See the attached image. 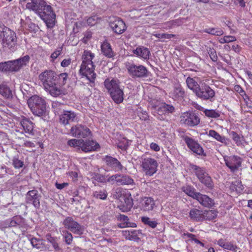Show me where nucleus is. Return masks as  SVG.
<instances>
[{
	"label": "nucleus",
	"instance_id": "nucleus-8",
	"mask_svg": "<svg viewBox=\"0 0 252 252\" xmlns=\"http://www.w3.org/2000/svg\"><path fill=\"white\" fill-rule=\"evenodd\" d=\"M126 67L129 74L133 78H145L148 76L149 71L144 65L128 63Z\"/></svg>",
	"mask_w": 252,
	"mask_h": 252
},
{
	"label": "nucleus",
	"instance_id": "nucleus-12",
	"mask_svg": "<svg viewBox=\"0 0 252 252\" xmlns=\"http://www.w3.org/2000/svg\"><path fill=\"white\" fill-rule=\"evenodd\" d=\"M180 120L181 124L190 126H196L200 123V119L198 115L191 112H186L182 113L180 117Z\"/></svg>",
	"mask_w": 252,
	"mask_h": 252
},
{
	"label": "nucleus",
	"instance_id": "nucleus-36",
	"mask_svg": "<svg viewBox=\"0 0 252 252\" xmlns=\"http://www.w3.org/2000/svg\"><path fill=\"white\" fill-rule=\"evenodd\" d=\"M138 233V231L136 230L123 231V235L126 239L133 241H136L139 239Z\"/></svg>",
	"mask_w": 252,
	"mask_h": 252
},
{
	"label": "nucleus",
	"instance_id": "nucleus-64",
	"mask_svg": "<svg viewBox=\"0 0 252 252\" xmlns=\"http://www.w3.org/2000/svg\"><path fill=\"white\" fill-rule=\"evenodd\" d=\"M71 63V60L70 59H64L61 63V65L63 67H67Z\"/></svg>",
	"mask_w": 252,
	"mask_h": 252
},
{
	"label": "nucleus",
	"instance_id": "nucleus-30",
	"mask_svg": "<svg viewBox=\"0 0 252 252\" xmlns=\"http://www.w3.org/2000/svg\"><path fill=\"white\" fill-rule=\"evenodd\" d=\"M131 195L129 194L128 196H125L123 199L124 200V203L120 205L119 207L120 210L123 212H128L130 211L133 205V200L130 197Z\"/></svg>",
	"mask_w": 252,
	"mask_h": 252
},
{
	"label": "nucleus",
	"instance_id": "nucleus-29",
	"mask_svg": "<svg viewBox=\"0 0 252 252\" xmlns=\"http://www.w3.org/2000/svg\"><path fill=\"white\" fill-rule=\"evenodd\" d=\"M203 211L196 208H193L190 210L189 213L190 218L197 221H202L204 220Z\"/></svg>",
	"mask_w": 252,
	"mask_h": 252
},
{
	"label": "nucleus",
	"instance_id": "nucleus-53",
	"mask_svg": "<svg viewBox=\"0 0 252 252\" xmlns=\"http://www.w3.org/2000/svg\"><path fill=\"white\" fill-rule=\"evenodd\" d=\"M223 248L233 252H236L237 249V246L230 242H226Z\"/></svg>",
	"mask_w": 252,
	"mask_h": 252
},
{
	"label": "nucleus",
	"instance_id": "nucleus-49",
	"mask_svg": "<svg viewBox=\"0 0 252 252\" xmlns=\"http://www.w3.org/2000/svg\"><path fill=\"white\" fill-rule=\"evenodd\" d=\"M230 135L232 136V139L235 142L237 146H239L242 144L241 141L242 137H241L239 135H238L236 132L231 131L230 133Z\"/></svg>",
	"mask_w": 252,
	"mask_h": 252
},
{
	"label": "nucleus",
	"instance_id": "nucleus-27",
	"mask_svg": "<svg viewBox=\"0 0 252 252\" xmlns=\"http://www.w3.org/2000/svg\"><path fill=\"white\" fill-rule=\"evenodd\" d=\"M118 186L131 185L135 186L133 179L129 176L119 173Z\"/></svg>",
	"mask_w": 252,
	"mask_h": 252
},
{
	"label": "nucleus",
	"instance_id": "nucleus-34",
	"mask_svg": "<svg viewBox=\"0 0 252 252\" xmlns=\"http://www.w3.org/2000/svg\"><path fill=\"white\" fill-rule=\"evenodd\" d=\"M186 83L188 87L192 91V92L196 94L198 91V89L200 87V84H198V83L192 78L188 77L186 79Z\"/></svg>",
	"mask_w": 252,
	"mask_h": 252
},
{
	"label": "nucleus",
	"instance_id": "nucleus-40",
	"mask_svg": "<svg viewBox=\"0 0 252 252\" xmlns=\"http://www.w3.org/2000/svg\"><path fill=\"white\" fill-rule=\"evenodd\" d=\"M182 190L186 194H187L189 196L191 197L192 198L195 199H196L197 196V194H198L199 193L195 192L194 188L190 186H186L183 187L182 188Z\"/></svg>",
	"mask_w": 252,
	"mask_h": 252
},
{
	"label": "nucleus",
	"instance_id": "nucleus-25",
	"mask_svg": "<svg viewBox=\"0 0 252 252\" xmlns=\"http://www.w3.org/2000/svg\"><path fill=\"white\" fill-rule=\"evenodd\" d=\"M113 100L116 103L119 104L124 100V92L123 89L120 86L109 94Z\"/></svg>",
	"mask_w": 252,
	"mask_h": 252
},
{
	"label": "nucleus",
	"instance_id": "nucleus-21",
	"mask_svg": "<svg viewBox=\"0 0 252 252\" xmlns=\"http://www.w3.org/2000/svg\"><path fill=\"white\" fill-rule=\"evenodd\" d=\"M140 207L144 211H152L155 205V201L150 197H144L140 200Z\"/></svg>",
	"mask_w": 252,
	"mask_h": 252
},
{
	"label": "nucleus",
	"instance_id": "nucleus-5",
	"mask_svg": "<svg viewBox=\"0 0 252 252\" xmlns=\"http://www.w3.org/2000/svg\"><path fill=\"white\" fill-rule=\"evenodd\" d=\"M28 103L34 115L41 116L45 114L46 103L43 98L37 95H33L29 99Z\"/></svg>",
	"mask_w": 252,
	"mask_h": 252
},
{
	"label": "nucleus",
	"instance_id": "nucleus-3",
	"mask_svg": "<svg viewBox=\"0 0 252 252\" xmlns=\"http://www.w3.org/2000/svg\"><path fill=\"white\" fill-rule=\"evenodd\" d=\"M67 145L85 153L95 151L99 148V144L93 140L72 139L67 141Z\"/></svg>",
	"mask_w": 252,
	"mask_h": 252
},
{
	"label": "nucleus",
	"instance_id": "nucleus-9",
	"mask_svg": "<svg viewBox=\"0 0 252 252\" xmlns=\"http://www.w3.org/2000/svg\"><path fill=\"white\" fill-rule=\"evenodd\" d=\"M141 166L145 175L152 176L157 171L158 163L154 158L143 157L141 158Z\"/></svg>",
	"mask_w": 252,
	"mask_h": 252
},
{
	"label": "nucleus",
	"instance_id": "nucleus-45",
	"mask_svg": "<svg viewBox=\"0 0 252 252\" xmlns=\"http://www.w3.org/2000/svg\"><path fill=\"white\" fill-rule=\"evenodd\" d=\"M93 196L97 199L105 200L107 197V192L106 190H99L93 192Z\"/></svg>",
	"mask_w": 252,
	"mask_h": 252
},
{
	"label": "nucleus",
	"instance_id": "nucleus-51",
	"mask_svg": "<svg viewBox=\"0 0 252 252\" xmlns=\"http://www.w3.org/2000/svg\"><path fill=\"white\" fill-rule=\"evenodd\" d=\"M119 178V173H117L108 177L106 180V182L112 185L116 184L118 185Z\"/></svg>",
	"mask_w": 252,
	"mask_h": 252
},
{
	"label": "nucleus",
	"instance_id": "nucleus-16",
	"mask_svg": "<svg viewBox=\"0 0 252 252\" xmlns=\"http://www.w3.org/2000/svg\"><path fill=\"white\" fill-rule=\"evenodd\" d=\"M41 198V196L37 190H30L26 195V202L27 204H32L35 208L38 209L40 206Z\"/></svg>",
	"mask_w": 252,
	"mask_h": 252
},
{
	"label": "nucleus",
	"instance_id": "nucleus-1",
	"mask_svg": "<svg viewBox=\"0 0 252 252\" xmlns=\"http://www.w3.org/2000/svg\"><path fill=\"white\" fill-rule=\"evenodd\" d=\"M57 74L51 70H46L39 75V79L44 89L53 96H59L62 93L57 85Z\"/></svg>",
	"mask_w": 252,
	"mask_h": 252
},
{
	"label": "nucleus",
	"instance_id": "nucleus-62",
	"mask_svg": "<svg viewBox=\"0 0 252 252\" xmlns=\"http://www.w3.org/2000/svg\"><path fill=\"white\" fill-rule=\"evenodd\" d=\"M138 116L142 120L145 121L148 119V115L146 111H141L138 114Z\"/></svg>",
	"mask_w": 252,
	"mask_h": 252
},
{
	"label": "nucleus",
	"instance_id": "nucleus-22",
	"mask_svg": "<svg viewBox=\"0 0 252 252\" xmlns=\"http://www.w3.org/2000/svg\"><path fill=\"white\" fill-rule=\"evenodd\" d=\"M132 53L137 57L142 58L144 60H148L151 55L149 49L142 46H138L135 49H133Z\"/></svg>",
	"mask_w": 252,
	"mask_h": 252
},
{
	"label": "nucleus",
	"instance_id": "nucleus-55",
	"mask_svg": "<svg viewBox=\"0 0 252 252\" xmlns=\"http://www.w3.org/2000/svg\"><path fill=\"white\" fill-rule=\"evenodd\" d=\"M99 20L98 18L96 16H93L89 17L87 21L88 25L92 26L95 25Z\"/></svg>",
	"mask_w": 252,
	"mask_h": 252
},
{
	"label": "nucleus",
	"instance_id": "nucleus-38",
	"mask_svg": "<svg viewBox=\"0 0 252 252\" xmlns=\"http://www.w3.org/2000/svg\"><path fill=\"white\" fill-rule=\"evenodd\" d=\"M120 219L121 220L124 221V222L121 223L119 224V226L121 228H124L126 227H135L136 224L134 222H130L129 221L128 217L124 215H121L120 216Z\"/></svg>",
	"mask_w": 252,
	"mask_h": 252
},
{
	"label": "nucleus",
	"instance_id": "nucleus-23",
	"mask_svg": "<svg viewBox=\"0 0 252 252\" xmlns=\"http://www.w3.org/2000/svg\"><path fill=\"white\" fill-rule=\"evenodd\" d=\"M195 199L205 207L211 208L214 205L213 199L210 198L208 196L202 194L199 192L197 194Z\"/></svg>",
	"mask_w": 252,
	"mask_h": 252
},
{
	"label": "nucleus",
	"instance_id": "nucleus-20",
	"mask_svg": "<svg viewBox=\"0 0 252 252\" xmlns=\"http://www.w3.org/2000/svg\"><path fill=\"white\" fill-rule=\"evenodd\" d=\"M105 161L107 166L115 172L122 171L124 168L117 158L112 157L106 156L105 158Z\"/></svg>",
	"mask_w": 252,
	"mask_h": 252
},
{
	"label": "nucleus",
	"instance_id": "nucleus-4",
	"mask_svg": "<svg viewBox=\"0 0 252 252\" xmlns=\"http://www.w3.org/2000/svg\"><path fill=\"white\" fill-rule=\"evenodd\" d=\"M37 14L45 22L48 28H52L56 23V14L52 7L45 1Z\"/></svg>",
	"mask_w": 252,
	"mask_h": 252
},
{
	"label": "nucleus",
	"instance_id": "nucleus-46",
	"mask_svg": "<svg viewBox=\"0 0 252 252\" xmlns=\"http://www.w3.org/2000/svg\"><path fill=\"white\" fill-rule=\"evenodd\" d=\"M141 220L145 224L148 225L153 228H156L158 224L157 221L152 220L147 217H142Z\"/></svg>",
	"mask_w": 252,
	"mask_h": 252
},
{
	"label": "nucleus",
	"instance_id": "nucleus-63",
	"mask_svg": "<svg viewBox=\"0 0 252 252\" xmlns=\"http://www.w3.org/2000/svg\"><path fill=\"white\" fill-rule=\"evenodd\" d=\"M150 148L152 150L156 152H158L160 150L159 146L156 143H152L150 144Z\"/></svg>",
	"mask_w": 252,
	"mask_h": 252
},
{
	"label": "nucleus",
	"instance_id": "nucleus-42",
	"mask_svg": "<svg viewBox=\"0 0 252 252\" xmlns=\"http://www.w3.org/2000/svg\"><path fill=\"white\" fill-rule=\"evenodd\" d=\"M175 110L174 107L170 104L163 103L161 104L160 106L158 107V113L160 112L163 113H173Z\"/></svg>",
	"mask_w": 252,
	"mask_h": 252
},
{
	"label": "nucleus",
	"instance_id": "nucleus-47",
	"mask_svg": "<svg viewBox=\"0 0 252 252\" xmlns=\"http://www.w3.org/2000/svg\"><path fill=\"white\" fill-rule=\"evenodd\" d=\"M47 239L48 242L52 244L53 247L56 252L60 250L61 249L59 246L56 238L53 237L51 235H47Z\"/></svg>",
	"mask_w": 252,
	"mask_h": 252
},
{
	"label": "nucleus",
	"instance_id": "nucleus-18",
	"mask_svg": "<svg viewBox=\"0 0 252 252\" xmlns=\"http://www.w3.org/2000/svg\"><path fill=\"white\" fill-rule=\"evenodd\" d=\"M110 26L117 34L123 33L126 29L124 22L119 18L114 17L110 22Z\"/></svg>",
	"mask_w": 252,
	"mask_h": 252
},
{
	"label": "nucleus",
	"instance_id": "nucleus-6",
	"mask_svg": "<svg viewBox=\"0 0 252 252\" xmlns=\"http://www.w3.org/2000/svg\"><path fill=\"white\" fill-rule=\"evenodd\" d=\"M190 166L197 179L202 184L209 189L213 188L214 184L212 180L205 168L194 164H191Z\"/></svg>",
	"mask_w": 252,
	"mask_h": 252
},
{
	"label": "nucleus",
	"instance_id": "nucleus-14",
	"mask_svg": "<svg viewBox=\"0 0 252 252\" xmlns=\"http://www.w3.org/2000/svg\"><path fill=\"white\" fill-rule=\"evenodd\" d=\"M30 61L28 55L13 61L8 62L9 72H18L21 68L26 66Z\"/></svg>",
	"mask_w": 252,
	"mask_h": 252
},
{
	"label": "nucleus",
	"instance_id": "nucleus-24",
	"mask_svg": "<svg viewBox=\"0 0 252 252\" xmlns=\"http://www.w3.org/2000/svg\"><path fill=\"white\" fill-rule=\"evenodd\" d=\"M120 82L116 79L107 78L104 82V85L109 94L120 86Z\"/></svg>",
	"mask_w": 252,
	"mask_h": 252
},
{
	"label": "nucleus",
	"instance_id": "nucleus-32",
	"mask_svg": "<svg viewBox=\"0 0 252 252\" xmlns=\"http://www.w3.org/2000/svg\"><path fill=\"white\" fill-rule=\"evenodd\" d=\"M20 124L25 132L32 134L33 129V123L29 119L24 118L20 121Z\"/></svg>",
	"mask_w": 252,
	"mask_h": 252
},
{
	"label": "nucleus",
	"instance_id": "nucleus-54",
	"mask_svg": "<svg viewBox=\"0 0 252 252\" xmlns=\"http://www.w3.org/2000/svg\"><path fill=\"white\" fill-rule=\"evenodd\" d=\"M208 53L210 56V58L213 61L216 62L217 61L218 56L214 49L210 48L208 50Z\"/></svg>",
	"mask_w": 252,
	"mask_h": 252
},
{
	"label": "nucleus",
	"instance_id": "nucleus-17",
	"mask_svg": "<svg viewBox=\"0 0 252 252\" xmlns=\"http://www.w3.org/2000/svg\"><path fill=\"white\" fill-rule=\"evenodd\" d=\"M183 139L188 148L193 153L199 155H204L203 148L195 140L187 135L183 136Z\"/></svg>",
	"mask_w": 252,
	"mask_h": 252
},
{
	"label": "nucleus",
	"instance_id": "nucleus-35",
	"mask_svg": "<svg viewBox=\"0 0 252 252\" xmlns=\"http://www.w3.org/2000/svg\"><path fill=\"white\" fill-rule=\"evenodd\" d=\"M0 94L7 99H11L13 96L9 88L4 84L0 85Z\"/></svg>",
	"mask_w": 252,
	"mask_h": 252
},
{
	"label": "nucleus",
	"instance_id": "nucleus-31",
	"mask_svg": "<svg viewBox=\"0 0 252 252\" xmlns=\"http://www.w3.org/2000/svg\"><path fill=\"white\" fill-rule=\"evenodd\" d=\"M174 100H181L185 95V92L180 85H177L170 93Z\"/></svg>",
	"mask_w": 252,
	"mask_h": 252
},
{
	"label": "nucleus",
	"instance_id": "nucleus-10",
	"mask_svg": "<svg viewBox=\"0 0 252 252\" xmlns=\"http://www.w3.org/2000/svg\"><path fill=\"white\" fill-rule=\"evenodd\" d=\"M200 87L198 89L195 95L198 98L203 100L213 101L215 96V92L204 81L199 83Z\"/></svg>",
	"mask_w": 252,
	"mask_h": 252
},
{
	"label": "nucleus",
	"instance_id": "nucleus-57",
	"mask_svg": "<svg viewBox=\"0 0 252 252\" xmlns=\"http://www.w3.org/2000/svg\"><path fill=\"white\" fill-rule=\"evenodd\" d=\"M0 71L2 72H9L8 62L0 63Z\"/></svg>",
	"mask_w": 252,
	"mask_h": 252
},
{
	"label": "nucleus",
	"instance_id": "nucleus-43",
	"mask_svg": "<svg viewBox=\"0 0 252 252\" xmlns=\"http://www.w3.org/2000/svg\"><path fill=\"white\" fill-rule=\"evenodd\" d=\"M204 220H213L215 219L218 215V212L215 210H209L203 211Z\"/></svg>",
	"mask_w": 252,
	"mask_h": 252
},
{
	"label": "nucleus",
	"instance_id": "nucleus-2",
	"mask_svg": "<svg viewBox=\"0 0 252 252\" xmlns=\"http://www.w3.org/2000/svg\"><path fill=\"white\" fill-rule=\"evenodd\" d=\"M94 57V53L90 51L85 50L82 56V63L80 69V74L93 83L96 77V74L94 72V65L92 61Z\"/></svg>",
	"mask_w": 252,
	"mask_h": 252
},
{
	"label": "nucleus",
	"instance_id": "nucleus-7",
	"mask_svg": "<svg viewBox=\"0 0 252 252\" xmlns=\"http://www.w3.org/2000/svg\"><path fill=\"white\" fill-rule=\"evenodd\" d=\"M0 37L2 38V44L3 47L7 48L12 51L15 50L17 44V37L16 33L7 28L0 34Z\"/></svg>",
	"mask_w": 252,
	"mask_h": 252
},
{
	"label": "nucleus",
	"instance_id": "nucleus-39",
	"mask_svg": "<svg viewBox=\"0 0 252 252\" xmlns=\"http://www.w3.org/2000/svg\"><path fill=\"white\" fill-rule=\"evenodd\" d=\"M112 195L114 198L119 200L122 202L123 199L126 196L125 191L121 188H117L114 189Z\"/></svg>",
	"mask_w": 252,
	"mask_h": 252
},
{
	"label": "nucleus",
	"instance_id": "nucleus-13",
	"mask_svg": "<svg viewBox=\"0 0 252 252\" xmlns=\"http://www.w3.org/2000/svg\"><path fill=\"white\" fill-rule=\"evenodd\" d=\"M70 133L73 137L85 138L91 135V131L86 126L77 124L71 127Z\"/></svg>",
	"mask_w": 252,
	"mask_h": 252
},
{
	"label": "nucleus",
	"instance_id": "nucleus-59",
	"mask_svg": "<svg viewBox=\"0 0 252 252\" xmlns=\"http://www.w3.org/2000/svg\"><path fill=\"white\" fill-rule=\"evenodd\" d=\"M62 50V47L58 48L55 51H54L51 55V58L54 61L55 59H57L58 57L61 54Z\"/></svg>",
	"mask_w": 252,
	"mask_h": 252
},
{
	"label": "nucleus",
	"instance_id": "nucleus-48",
	"mask_svg": "<svg viewBox=\"0 0 252 252\" xmlns=\"http://www.w3.org/2000/svg\"><path fill=\"white\" fill-rule=\"evenodd\" d=\"M30 241L31 243L33 248H36L37 249H40L42 248V240L35 238H32Z\"/></svg>",
	"mask_w": 252,
	"mask_h": 252
},
{
	"label": "nucleus",
	"instance_id": "nucleus-41",
	"mask_svg": "<svg viewBox=\"0 0 252 252\" xmlns=\"http://www.w3.org/2000/svg\"><path fill=\"white\" fill-rule=\"evenodd\" d=\"M203 32L216 36H220L224 33L223 30L220 28H207L203 30Z\"/></svg>",
	"mask_w": 252,
	"mask_h": 252
},
{
	"label": "nucleus",
	"instance_id": "nucleus-56",
	"mask_svg": "<svg viewBox=\"0 0 252 252\" xmlns=\"http://www.w3.org/2000/svg\"><path fill=\"white\" fill-rule=\"evenodd\" d=\"M13 165L15 168H20L23 167V162L19 160L18 158L14 157L12 160Z\"/></svg>",
	"mask_w": 252,
	"mask_h": 252
},
{
	"label": "nucleus",
	"instance_id": "nucleus-11",
	"mask_svg": "<svg viewBox=\"0 0 252 252\" xmlns=\"http://www.w3.org/2000/svg\"><path fill=\"white\" fill-rule=\"evenodd\" d=\"M65 228L69 230L74 234L81 235L83 233L84 228L75 221L72 217H68L63 221Z\"/></svg>",
	"mask_w": 252,
	"mask_h": 252
},
{
	"label": "nucleus",
	"instance_id": "nucleus-44",
	"mask_svg": "<svg viewBox=\"0 0 252 252\" xmlns=\"http://www.w3.org/2000/svg\"><path fill=\"white\" fill-rule=\"evenodd\" d=\"M206 116L211 118H218L220 117V113L218 111L213 109H205L203 111Z\"/></svg>",
	"mask_w": 252,
	"mask_h": 252
},
{
	"label": "nucleus",
	"instance_id": "nucleus-37",
	"mask_svg": "<svg viewBox=\"0 0 252 252\" xmlns=\"http://www.w3.org/2000/svg\"><path fill=\"white\" fill-rule=\"evenodd\" d=\"M9 222L10 227L17 226L20 227H22L24 224L25 220L20 216H14L10 219Z\"/></svg>",
	"mask_w": 252,
	"mask_h": 252
},
{
	"label": "nucleus",
	"instance_id": "nucleus-52",
	"mask_svg": "<svg viewBox=\"0 0 252 252\" xmlns=\"http://www.w3.org/2000/svg\"><path fill=\"white\" fill-rule=\"evenodd\" d=\"M242 187H243V186L241 184V182L239 180H237L232 182L230 186V188L233 190L239 191L240 189H242Z\"/></svg>",
	"mask_w": 252,
	"mask_h": 252
},
{
	"label": "nucleus",
	"instance_id": "nucleus-50",
	"mask_svg": "<svg viewBox=\"0 0 252 252\" xmlns=\"http://www.w3.org/2000/svg\"><path fill=\"white\" fill-rule=\"evenodd\" d=\"M63 238L65 239V242L66 244L67 245L71 244L73 239V237L71 233L67 231H63Z\"/></svg>",
	"mask_w": 252,
	"mask_h": 252
},
{
	"label": "nucleus",
	"instance_id": "nucleus-26",
	"mask_svg": "<svg viewBox=\"0 0 252 252\" xmlns=\"http://www.w3.org/2000/svg\"><path fill=\"white\" fill-rule=\"evenodd\" d=\"M44 1V0H31V2H28L26 6L27 9L34 11L37 14L40 9L42 8Z\"/></svg>",
	"mask_w": 252,
	"mask_h": 252
},
{
	"label": "nucleus",
	"instance_id": "nucleus-61",
	"mask_svg": "<svg viewBox=\"0 0 252 252\" xmlns=\"http://www.w3.org/2000/svg\"><path fill=\"white\" fill-rule=\"evenodd\" d=\"M63 105L58 101H54L52 103V107L55 109V111H57L58 109H61Z\"/></svg>",
	"mask_w": 252,
	"mask_h": 252
},
{
	"label": "nucleus",
	"instance_id": "nucleus-15",
	"mask_svg": "<svg viewBox=\"0 0 252 252\" xmlns=\"http://www.w3.org/2000/svg\"><path fill=\"white\" fill-rule=\"evenodd\" d=\"M224 159L226 165L232 172H237L241 166L242 159L238 156L226 157Z\"/></svg>",
	"mask_w": 252,
	"mask_h": 252
},
{
	"label": "nucleus",
	"instance_id": "nucleus-60",
	"mask_svg": "<svg viewBox=\"0 0 252 252\" xmlns=\"http://www.w3.org/2000/svg\"><path fill=\"white\" fill-rule=\"evenodd\" d=\"M128 141L127 140L124 139L123 142H119L118 144V147L122 150H126L128 147Z\"/></svg>",
	"mask_w": 252,
	"mask_h": 252
},
{
	"label": "nucleus",
	"instance_id": "nucleus-33",
	"mask_svg": "<svg viewBox=\"0 0 252 252\" xmlns=\"http://www.w3.org/2000/svg\"><path fill=\"white\" fill-rule=\"evenodd\" d=\"M207 135L225 145H227L228 144V141L227 138L224 136L220 135L218 132L214 130H210L207 133Z\"/></svg>",
	"mask_w": 252,
	"mask_h": 252
},
{
	"label": "nucleus",
	"instance_id": "nucleus-58",
	"mask_svg": "<svg viewBox=\"0 0 252 252\" xmlns=\"http://www.w3.org/2000/svg\"><path fill=\"white\" fill-rule=\"evenodd\" d=\"M156 37L158 38L170 39L175 36L174 34L167 33H157L155 35Z\"/></svg>",
	"mask_w": 252,
	"mask_h": 252
},
{
	"label": "nucleus",
	"instance_id": "nucleus-28",
	"mask_svg": "<svg viewBox=\"0 0 252 252\" xmlns=\"http://www.w3.org/2000/svg\"><path fill=\"white\" fill-rule=\"evenodd\" d=\"M101 51L102 53L108 58H112L115 55L110 44L106 40L101 44Z\"/></svg>",
	"mask_w": 252,
	"mask_h": 252
},
{
	"label": "nucleus",
	"instance_id": "nucleus-19",
	"mask_svg": "<svg viewBox=\"0 0 252 252\" xmlns=\"http://www.w3.org/2000/svg\"><path fill=\"white\" fill-rule=\"evenodd\" d=\"M76 114L72 111H63L60 116V123L64 125L77 121Z\"/></svg>",
	"mask_w": 252,
	"mask_h": 252
}]
</instances>
